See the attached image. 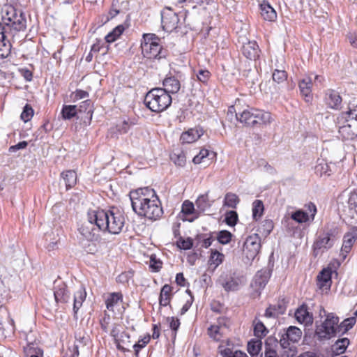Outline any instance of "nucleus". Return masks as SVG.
<instances>
[{"label": "nucleus", "mask_w": 357, "mask_h": 357, "mask_svg": "<svg viewBox=\"0 0 357 357\" xmlns=\"http://www.w3.org/2000/svg\"><path fill=\"white\" fill-rule=\"evenodd\" d=\"M272 77L274 82L280 84L287 80V73L285 70L276 69L273 73Z\"/></svg>", "instance_id": "54"}, {"label": "nucleus", "mask_w": 357, "mask_h": 357, "mask_svg": "<svg viewBox=\"0 0 357 357\" xmlns=\"http://www.w3.org/2000/svg\"><path fill=\"white\" fill-rule=\"evenodd\" d=\"M301 335L302 331L300 328L296 326H291L287 329L286 332L282 335L280 340V344L284 349L289 348L290 345L289 342L293 343L298 342Z\"/></svg>", "instance_id": "14"}, {"label": "nucleus", "mask_w": 357, "mask_h": 357, "mask_svg": "<svg viewBox=\"0 0 357 357\" xmlns=\"http://www.w3.org/2000/svg\"><path fill=\"white\" fill-rule=\"evenodd\" d=\"M291 219L298 223H304L309 220V215L302 210H297L291 213Z\"/></svg>", "instance_id": "45"}, {"label": "nucleus", "mask_w": 357, "mask_h": 357, "mask_svg": "<svg viewBox=\"0 0 357 357\" xmlns=\"http://www.w3.org/2000/svg\"><path fill=\"white\" fill-rule=\"evenodd\" d=\"M211 75V73L206 69H200L197 73L198 80L202 83H206Z\"/></svg>", "instance_id": "63"}, {"label": "nucleus", "mask_w": 357, "mask_h": 357, "mask_svg": "<svg viewBox=\"0 0 357 357\" xmlns=\"http://www.w3.org/2000/svg\"><path fill=\"white\" fill-rule=\"evenodd\" d=\"M203 135V129L200 127H196L183 132L180 139L182 143L190 144L197 141Z\"/></svg>", "instance_id": "21"}, {"label": "nucleus", "mask_w": 357, "mask_h": 357, "mask_svg": "<svg viewBox=\"0 0 357 357\" xmlns=\"http://www.w3.org/2000/svg\"><path fill=\"white\" fill-rule=\"evenodd\" d=\"M332 271L329 268H324L317 275V285L321 289L331 286Z\"/></svg>", "instance_id": "28"}, {"label": "nucleus", "mask_w": 357, "mask_h": 357, "mask_svg": "<svg viewBox=\"0 0 357 357\" xmlns=\"http://www.w3.org/2000/svg\"><path fill=\"white\" fill-rule=\"evenodd\" d=\"M239 202V199L236 194L228 192L224 199V205L230 208H236Z\"/></svg>", "instance_id": "48"}, {"label": "nucleus", "mask_w": 357, "mask_h": 357, "mask_svg": "<svg viewBox=\"0 0 357 357\" xmlns=\"http://www.w3.org/2000/svg\"><path fill=\"white\" fill-rule=\"evenodd\" d=\"M181 212L186 215L194 214L195 210L193 203L188 200L184 201L182 204Z\"/></svg>", "instance_id": "59"}, {"label": "nucleus", "mask_w": 357, "mask_h": 357, "mask_svg": "<svg viewBox=\"0 0 357 357\" xmlns=\"http://www.w3.org/2000/svg\"><path fill=\"white\" fill-rule=\"evenodd\" d=\"M339 318L333 314L327 315L323 324L317 327L316 334L320 339H330L333 336L338 335L336 327Z\"/></svg>", "instance_id": "8"}, {"label": "nucleus", "mask_w": 357, "mask_h": 357, "mask_svg": "<svg viewBox=\"0 0 357 357\" xmlns=\"http://www.w3.org/2000/svg\"><path fill=\"white\" fill-rule=\"evenodd\" d=\"M296 319L301 324L309 323L312 321V317L307 310V306L305 304L301 305L295 312Z\"/></svg>", "instance_id": "27"}, {"label": "nucleus", "mask_w": 357, "mask_h": 357, "mask_svg": "<svg viewBox=\"0 0 357 357\" xmlns=\"http://www.w3.org/2000/svg\"><path fill=\"white\" fill-rule=\"evenodd\" d=\"M231 234L227 230H222L218 233L217 239L222 245L229 243L231 239Z\"/></svg>", "instance_id": "52"}, {"label": "nucleus", "mask_w": 357, "mask_h": 357, "mask_svg": "<svg viewBox=\"0 0 357 357\" xmlns=\"http://www.w3.org/2000/svg\"><path fill=\"white\" fill-rule=\"evenodd\" d=\"M357 239V233L355 231L347 232L344 235L343 243L340 250V257L344 261Z\"/></svg>", "instance_id": "16"}, {"label": "nucleus", "mask_w": 357, "mask_h": 357, "mask_svg": "<svg viewBox=\"0 0 357 357\" xmlns=\"http://www.w3.org/2000/svg\"><path fill=\"white\" fill-rule=\"evenodd\" d=\"M224 258L225 256L223 254L219 252L217 250L212 251L208 259V264L210 266L213 265L214 269H215L220 264L222 263Z\"/></svg>", "instance_id": "42"}, {"label": "nucleus", "mask_w": 357, "mask_h": 357, "mask_svg": "<svg viewBox=\"0 0 357 357\" xmlns=\"http://www.w3.org/2000/svg\"><path fill=\"white\" fill-rule=\"evenodd\" d=\"M261 229L265 236H268L273 229V222L271 220H265L262 222Z\"/></svg>", "instance_id": "64"}, {"label": "nucleus", "mask_w": 357, "mask_h": 357, "mask_svg": "<svg viewBox=\"0 0 357 357\" xmlns=\"http://www.w3.org/2000/svg\"><path fill=\"white\" fill-rule=\"evenodd\" d=\"M268 331L264 326V324L261 321H258L254 325V335L257 339L261 340L266 335Z\"/></svg>", "instance_id": "44"}, {"label": "nucleus", "mask_w": 357, "mask_h": 357, "mask_svg": "<svg viewBox=\"0 0 357 357\" xmlns=\"http://www.w3.org/2000/svg\"><path fill=\"white\" fill-rule=\"evenodd\" d=\"M130 200L133 211L140 217L156 220L163 214L160 199L155 190L149 187L130 191Z\"/></svg>", "instance_id": "2"}, {"label": "nucleus", "mask_w": 357, "mask_h": 357, "mask_svg": "<svg viewBox=\"0 0 357 357\" xmlns=\"http://www.w3.org/2000/svg\"><path fill=\"white\" fill-rule=\"evenodd\" d=\"M177 246L182 250H190L193 246L192 239L190 237L187 238H183L180 237L179 239L176 242Z\"/></svg>", "instance_id": "56"}, {"label": "nucleus", "mask_w": 357, "mask_h": 357, "mask_svg": "<svg viewBox=\"0 0 357 357\" xmlns=\"http://www.w3.org/2000/svg\"><path fill=\"white\" fill-rule=\"evenodd\" d=\"M271 276V270L268 268H264L258 271L255 275L251 283V287L256 291L261 293L264 289Z\"/></svg>", "instance_id": "13"}, {"label": "nucleus", "mask_w": 357, "mask_h": 357, "mask_svg": "<svg viewBox=\"0 0 357 357\" xmlns=\"http://www.w3.org/2000/svg\"><path fill=\"white\" fill-rule=\"evenodd\" d=\"M338 131L344 140L354 139L357 137V120H337Z\"/></svg>", "instance_id": "10"}, {"label": "nucleus", "mask_w": 357, "mask_h": 357, "mask_svg": "<svg viewBox=\"0 0 357 357\" xmlns=\"http://www.w3.org/2000/svg\"><path fill=\"white\" fill-rule=\"evenodd\" d=\"M286 307L284 303H278L277 305H271L265 311L266 317H277L279 315L284 314Z\"/></svg>", "instance_id": "31"}, {"label": "nucleus", "mask_w": 357, "mask_h": 357, "mask_svg": "<svg viewBox=\"0 0 357 357\" xmlns=\"http://www.w3.org/2000/svg\"><path fill=\"white\" fill-rule=\"evenodd\" d=\"M179 22L178 14L170 8H165L161 12V24L162 29L166 32H172L175 30Z\"/></svg>", "instance_id": "11"}, {"label": "nucleus", "mask_w": 357, "mask_h": 357, "mask_svg": "<svg viewBox=\"0 0 357 357\" xmlns=\"http://www.w3.org/2000/svg\"><path fill=\"white\" fill-rule=\"evenodd\" d=\"M238 221V214L235 211H229L225 213V222L230 227H234Z\"/></svg>", "instance_id": "49"}, {"label": "nucleus", "mask_w": 357, "mask_h": 357, "mask_svg": "<svg viewBox=\"0 0 357 357\" xmlns=\"http://www.w3.org/2000/svg\"><path fill=\"white\" fill-rule=\"evenodd\" d=\"M242 54L250 60H256L259 57L260 50L255 40H248L243 43L241 47Z\"/></svg>", "instance_id": "17"}, {"label": "nucleus", "mask_w": 357, "mask_h": 357, "mask_svg": "<svg viewBox=\"0 0 357 357\" xmlns=\"http://www.w3.org/2000/svg\"><path fill=\"white\" fill-rule=\"evenodd\" d=\"M278 341L273 337H268L265 341L264 357H280L275 347H278Z\"/></svg>", "instance_id": "25"}, {"label": "nucleus", "mask_w": 357, "mask_h": 357, "mask_svg": "<svg viewBox=\"0 0 357 357\" xmlns=\"http://www.w3.org/2000/svg\"><path fill=\"white\" fill-rule=\"evenodd\" d=\"M222 357H248V355L240 350L232 351L227 348L221 351Z\"/></svg>", "instance_id": "55"}, {"label": "nucleus", "mask_w": 357, "mask_h": 357, "mask_svg": "<svg viewBox=\"0 0 357 357\" xmlns=\"http://www.w3.org/2000/svg\"><path fill=\"white\" fill-rule=\"evenodd\" d=\"M226 333L227 332L214 324L211 325L208 328V335L211 339L216 342L222 340Z\"/></svg>", "instance_id": "37"}, {"label": "nucleus", "mask_w": 357, "mask_h": 357, "mask_svg": "<svg viewBox=\"0 0 357 357\" xmlns=\"http://www.w3.org/2000/svg\"><path fill=\"white\" fill-rule=\"evenodd\" d=\"M125 28L123 25H118L111 32L105 36V40L108 43L115 41L124 31Z\"/></svg>", "instance_id": "40"}, {"label": "nucleus", "mask_w": 357, "mask_h": 357, "mask_svg": "<svg viewBox=\"0 0 357 357\" xmlns=\"http://www.w3.org/2000/svg\"><path fill=\"white\" fill-rule=\"evenodd\" d=\"M331 169L329 165L323 159L318 160L314 167V172L320 176H328L331 174Z\"/></svg>", "instance_id": "33"}, {"label": "nucleus", "mask_w": 357, "mask_h": 357, "mask_svg": "<svg viewBox=\"0 0 357 357\" xmlns=\"http://www.w3.org/2000/svg\"><path fill=\"white\" fill-rule=\"evenodd\" d=\"M150 340L151 337L149 335H148L139 340V341L133 345V349L137 356L139 355V351L146 347V345L149 342Z\"/></svg>", "instance_id": "51"}, {"label": "nucleus", "mask_w": 357, "mask_h": 357, "mask_svg": "<svg viewBox=\"0 0 357 357\" xmlns=\"http://www.w3.org/2000/svg\"><path fill=\"white\" fill-rule=\"evenodd\" d=\"M244 282V277L236 271H227L221 273L218 283L227 292L238 291Z\"/></svg>", "instance_id": "7"}, {"label": "nucleus", "mask_w": 357, "mask_h": 357, "mask_svg": "<svg viewBox=\"0 0 357 357\" xmlns=\"http://www.w3.org/2000/svg\"><path fill=\"white\" fill-rule=\"evenodd\" d=\"M261 249V238L257 234L248 236L243 244V252L248 261H252Z\"/></svg>", "instance_id": "9"}, {"label": "nucleus", "mask_w": 357, "mask_h": 357, "mask_svg": "<svg viewBox=\"0 0 357 357\" xmlns=\"http://www.w3.org/2000/svg\"><path fill=\"white\" fill-rule=\"evenodd\" d=\"M255 108L250 107L244 109L242 112H236V119L248 127H255Z\"/></svg>", "instance_id": "19"}, {"label": "nucleus", "mask_w": 357, "mask_h": 357, "mask_svg": "<svg viewBox=\"0 0 357 357\" xmlns=\"http://www.w3.org/2000/svg\"><path fill=\"white\" fill-rule=\"evenodd\" d=\"M264 206L263 202L259 199L254 201L252 203V217L255 220L259 218L264 212Z\"/></svg>", "instance_id": "43"}, {"label": "nucleus", "mask_w": 357, "mask_h": 357, "mask_svg": "<svg viewBox=\"0 0 357 357\" xmlns=\"http://www.w3.org/2000/svg\"><path fill=\"white\" fill-rule=\"evenodd\" d=\"M123 294L121 292L110 293L105 301V305L107 310H114V306L119 303L123 301Z\"/></svg>", "instance_id": "34"}, {"label": "nucleus", "mask_w": 357, "mask_h": 357, "mask_svg": "<svg viewBox=\"0 0 357 357\" xmlns=\"http://www.w3.org/2000/svg\"><path fill=\"white\" fill-rule=\"evenodd\" d=\"M24 352L26 357H40L43 356V351L35 347L33 344H29L24 347Z\"/></svg>", "instance_id": "41"}, {"label": "nucleus", "mask_w": 357, "mask_h": 357, "mask_svg": "<svg viewBox=\"0 0 357 357\" xmlns=\"http://www.w3.org/2000/svg\"><path fill=\"white\" fill-rule=\"evenodd\" d=\"M195 205L199 211H205L211 206L212 203L209 201L208 195L205 194L198 197Z\"/></svg>", "instance_id": "39"}, {"label": "nucleus", "mask_w": 357, "mask_h": 357, "mask_svg": "<svg viewBox=\"0 0 357 357\" xmlns=\"http://www.w3.org/2000/svg\"><path fill=\"white\" fill-rule=\"evenodd\" d=\"M2 22H0V58L6 59L11 53L12 45L9 36L24 31L26 29V20L22 10H17L12 5H5L2 8Z\"/></svg>", "instance_id": "1"}, {"label": "nucleus", "mask_w": 357, "mask_h": 357, "mask_svg": "<svg viewBox=\"0 0 357 357\" xmlns=\"http://www.w3.org/2000/svg\"><path fill=\"white\" fill-rule=\"evenodd\" d=\"M77 108L76 105H63L61 114L62 118L65 120H70L77 113Z\"/></svg>", "instance_id": "38"}, {"label": "nucleus", "mask_w": 357, "mask_h": 357, "mask_svg": "<svg viewBox=\"0 0 357 357\" xmlns=\"http://www.w3.org/2000/svg\"><path fill=\"white\" fill-rule=\"evenodd\" d=\"M356 318L350 317L344 319L340 324H337L336 330L337 331L338 335H342L349 331L356 324Z\"/></svg>", "instance_id": "36"}, {"label": "nucleus", "mask_w": 357, "mask_h": 357, "mask_svg": "<svg viewBox=\"0 0 357 357\" xmlns=\"http://www.w3.org/2000/svg\"><path fill=\"white\" fill-rule=\"evenodd\" d=\"M160 39L154 33H145L141 43L142 53L148 59H161L167 56V50L160 43Z\"/></svg>", "instance_id": "6"}, {"label": "nucleus", "mask_w": 357, "mask_h": 357, "mask_svg": "<svg viewBox=\"0 0 357 357\" xmlns=\"http://www.w3.org/2000/svg\"><path fill=\"white\" fill-rule=\"evenodd\" d=\"M171 160L178 167H183L185 165V156L183 153L179 154L173 153L171 155Z\"/></svg>", "instance_id": "60"}, {"label": "nucleus", "mask_w": 357, "mask_h": 357, "mask_svg": "<svg viewBox=\"0 0 357 357\" xmlns=\"http://www.w3.org/2000/svg\"><path fill=\"white\" fill-rule=\"evenodd\" d=\"M298 87L301 94L304 97L305 102H310L312 100V78L310 75H307L300 80Z\"/></svg>", "instance_id": "18"}, {"label": "nucleus", "mask_w": 357, "mask_h": 357, "mask_svg": "<svg viewBox=\"0 0 357 357\" xmlns=\"http://www.w3.org/2000/svg\"><path fill=\"white\" fill-rule=\"evenodd\" d=\"M77 111L79 112H86L91 116L93 113L91 101L90 100H86L82 102Z\"/></svg>", "instance_id": "61"}, {"label": "nucleus", "mask_w": 357, "mask_h": 357, "mask_svg": "<svg viewBox=\"0 0 357 357\" xmlns=\"http://www.w3.org/2000/svg\"><path fill=\"white\" fill-rule=\"evenodd\" d=\"M325 100L326 105L331 109H339L341 108L342 99L340 93L333 89H328L326 93Z\"/></svg>", "instance_id": "20"}, {"label": "nucleus", "mask_w": 357, "mask_h": 357, "mask_svg": "<svg viewBox=\"0 0 357 357\" xmlns=\"http://www.w3.org/2000/svg\"><path fill=\"white\" fill-rule=\"evenodd\" d=\"M149 262V267L152 272H158L162 268V262L156 257L155 255H151Z\"/></svg>", "instance_id": "53"}, {"label": "nucleus", "mask_w": 357, "mask_h": 357, "mask_svg": "<svg viewBox=\"0 0 357 357\" xmlns=\"http://www.w3.org/2000/svg\"><path fill=\"white\" fill-rule=\"evenodd\" d=\"M61 177L63 178L66 189H70L77 183V174L74 170H67L61 173Z\"/></svg>", "instance_id": "35"}, {"label": "nucleus", "mask_w": 357, "mask_h": 357, "mask_svg": "<svg viewBox=\"0 0 357 357\" xmlns=\"http://www.w3.org/2000/svg\"><path fill=\"white\" fill-rule=\"evenodd\" d=\"M163 88L162 89L165 91L167 93H176L180 88V82L174 77H166L162 82Z\"/></svg>", "instance_id": "24"}, {"label": "nucleus", "mask_w": 357, "mask_h": 357, "mask_svg": "<svg viewBox=\"0 0 357 357\" xmlns=\"http://www.w3.org/2000/svg\"><path fill=\"white\" fill-rule=\"evenodd\" d=\"M89 218L99 229L112 234H119L125 224V216L119 210L91 211H89Z\"/></svg>", "instance_id": "3"}, {"label": "nucleus", "mask_w": 357, "mask_h": 357, "mask_svg": "<svg viewBox=\"0 0 357 357\" xmlns=\"http://www.w3.org/2000/svg\"><path fill=\"white\" fill-rule=\"evenodd\" d=\"M99 229L95 225V222L89 218V212L88 213V221L82 225L79 228V231L83 237L91 242H96L100 240Z\"/></svg>", "instance_id": "12"}, {"label": "nucleus", "mask_w": 357, "mask_h": 357, "mask_svg": "<svg viewBox=\"0 0 357 357\" xmlns=\"http://www.w3.org/2000/svg\"><path fill=\"white\" fill-rule=\"evenodd\" d=\"M210 155H213V157H214L215 153L210 152L208 149H202L200 150L199 153L193 158L192 162L195 164H200L204 162V160Z\"/></svg>", "instance_id": "47"}, {"label": "nucleus", "mask_w": 357, "mask_h": 357, "mask_svg": "<svg viewBox=\"0 0 357 357\" xmlns=\"http://www.w3.org/2000/svg\"><path fill=\"white\" fill-rule=\"evenodd\" d=\"M353 119L357 120V105L353 109L349 111L342 112L337 118V120Z\"/></svg>", "instance_id": "50"}, {"label": "nucleus", "mask_w": 357, "mask_h": 357, "mask_svg": "<svg viewBox=\"0 0 357 357\" xmlns=\"http://www.w3.org/2000/svg\"><path fill=\"white\" fill-rule=\"evenodd\" d=\"M172 102V96L162 88L152 89L146 94L144 100L146 107L156 113L167 109Z\"/></svg>", "instance_id": "4"}, {"label": "nucleus", "mask_w": 357, "mask_h": 357, "mask_svg": "<svg viewBox=\"0 0 357 357\" xmlns=\"http://www.w3.org/2000/svg\"><path fill=\"white\" fill-rule=\"evenodd\" d=\"M167 321L169 323V327L172 331V338L175 340L176 336V332L180 326V321L178 319L175 318L174 317H167Z\"/></svg>", "instance_id": "58"}, {"label": "nucleus", "mask_w": 357, "mask_h": 357, "mask_svg": "<svg viewBox=\"0 0 357 357\" xmlns=\"http://www.w3.org/2000/svg\"><path fill=\"white\" fill-rule=\"evenodd\" d=\"M259 7L261 16L264 20L274 22L276 20L277 13L268 1H263Z\"/></svg>", "instance_id": "22"}, {"label": "nucleus", "mask_w": 357, "mask_h": 357, "mask_svg": "<svg viewBox=\"0 0 357 357\" xmlns=\"http://www.w3.org/2000/svg\"><path fill=\"white\" fill-rule=\"evenodd\" d=\"M255 127H261L270 124L272 121L271 114L268 112L255 108Z\"/></svg>", "instance_id": "23"}, {"label": "nucleus", "mask_w": 357, "mask_h": 357, "mask_svg": "<svg viewBox=\"0 0 357 357\" xmlns=\"http://www.w3.org/2000/svg\"><path fill=\"white\" fill-rule=\"evenodd\" d=\"M86 297L85 288L81 285L79 289L74 294L73 312L77 314L78 310L82 305Z\"/></svg>", "instance_id": "30"}, {"label": "nucleus", "mask_w": 357, "mask_h": 357, "mask_svg": "<svg viewBox=\"0 0 357 357\" xmlns=\"http://www.w3.org/2000/svg\"><path fill=\"white\" fill-rule=\"evenodd\" d=\"M33 113V109L31 107V105H29V104H26V105L23 108V111L20 116L21 119L24 122H27L32 119Z\"/></svg>", "instance_id": "57"}, {"label": "nucleus", "mask_w": 357, "mask_h": 357, "mask_svg": "<svg viewBox=\"0 0 357 357\" xmlns=\"http://www.w3.org/2000/svg\"><path fill=\"white\" fill-rule=\"evenodd\" d=\"M54 296L56 303H66L69 301L70 294L65 282L57 280L54 282Z\"/></svg>", "instance_id": "15"}, {"label": "nucleus", "mask_w": 357, "mask_h": 357, "mask_svg": "<svg viewBox=\"0 0 357 357\" xmlns=\"http://www.w3.org/2000/svg\"><path fill=\"white\" fill-rule=\"evenodd\" d=\"M339 229L336 227H325L316 236L312 248L315 256L330 250L339 239Z\"/></svg>", "instance_id": "5"}, {"label": "nucleus", "mask_w": 357, "mask_h": 357, "mask_svg": "<svg viewBox=\"0 0 357 357\" xmlns=\"http://www.w3.org/2000/svg\"><path fill=\"white\" fill-rule=\"evenodd\" d=\"M261 349L262 342L259 339H251L248 343V351L252 357H262Z\"/></svg>", "instance_id": "26"}, {"label": "nucleus", "mask_w": 357, "mask_h": 357, "mask_svg": "<svg viewBox=\"0 0 357 357\" xmlns=\"http://www.w3.org/2000/svg\"><path fill=\"white\" fill-rule=\"evenodd\" d=\"M347 203L349 210L352 211L357 216V189L350 192Z\"/></svg>", "instance_id": "46"}, {"label": "nucleus", "mask_w": 357, "mask_h": 357, "mask_svg": "<svg viewBox=\"0 0 357 357\" xmlns=\"http://www.w3.org/2000/svg\"><path fill=\"white\" fill-rule=\"evenodd\" d=\"M214 325L227 332L230 326V320L225 317H219Z\"/></svg>", "instance_id": "62"}, {"label": "nucleus", "mask_w": 357, "mask_h": 357, "mask_svg": "<svg viewBox=\"0 0 357 357\" xmlns=\"http://www.w3.org/2000/svg\"><path fill=\"white\" fill-rule=\"evenodd\" d=\"M172 287L169 284H165L161 290L159 296V304L160 306H167L172 297Z\"/></svg>", "instance_id": "29"}, {"label": "nucleus", "mask_w": 357, "mask_h": 357, "mask_svg": "<svg viewBox=\"0 0 357 357\" xmlns=\"http://www.w3.org/2000/svg\"><path fill=\"white\" fill-rule=\"evenodd\" d=\"M350 342L347 337L338 339L332 346V351L334 355L339 356L345 352Z\"/></svg>", "instance_id": "32"}]
</instances>
